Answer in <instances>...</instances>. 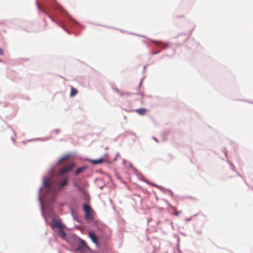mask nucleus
<instances>
[{
    "label": "nucleus",
    "mask_w": 253,
    "mask_h": 253,
    "mask_svg": "<svg viewBox=\"0 0 253 253\" xmlns=\"http://www.w3.org/2000/svg\"><path fill=\"white\" fill-rule=\"evenodd\" d=\"M83 208L85 218L89 220L94 219V212L91 208L85 204L83 206Z\"/></svg>",
    "instance_id": "f257e3e1"
},
{
    "label": "nucleus",
    "mask_w": 253,
    "mask_h": 253,
    "mask_svg": "<svg viewBox=\"0 0 253 253\" xmlns=\"http://www.w3.org/2000/svg\"><path fill=\"white\" fill-rule=\"evenodd\" d=\"M75 167V164L73 163L70 164L60 169L58 172L59 175H64L66 173L71 171Z\"/></svg>",
    "instance_id": "f03ea898"
},
{
    "label": "nucleus",
    "mask_w": 253,
    "mask_h": 253,
    "mask_svg": "<svg viewBox=\"0 0 253 253\" xmlns=\"http://www.w3.org/2000/svg\"><path fill=\"white\" fill-rule=\"evenodd\" d=\"M74 185L78 189L79 192H81L83 194H85L86 187L88 185L87 183H84L80 185L77 182H75L74 183Z\"/></svg>",
    "instance_id": "7ed1b4c3"
},
{
    "label": "nucleus",
    "mask_w": 253,
    "mask_h": 253,
    "mask_svg": "<svg viewBox=\"0 0 253 253\" xmlns=\"http://www.w3.org/2000/svg\"><path fill=\"white\" fill-rule=\"evenodd\" d=\"M80 243L78 244L77 250L81 252H84L89 249L85 241L82 239L80 240Z\"/></svg>",
    "instance_id": "20e7f679"
},
{
    "label": "nucleus",
    "mask_w": 253,
    "mask_h": 253,
    "mask_svg": "<svg viewBox=\"0 0 253 253\" xmlns=\"http://www.w3.org/2000/svg\"><path fill=\"white\" fill-rule=\"evenodd\" d=\"M68 178L64 177L63 178L60 182H59L57 185V189L60 190L62 189L68 183Z\"/></svg>",
    "instance_id": "39448f33"
},
{
    "label": "nucleus",
    "mask_w": 253,
    "mask_h": 253,
    "mask_svg": "<svg viewBox=\"0 0 253 253\" xmlns=\"http://www.w3.org/2000/svg\"><path fill=\"white\" fill-rule=\"evenodd\" d=\"M88 236L89 238L91 239L92 241L96 245H99V243L98 241V239L96 235L92 231H89L88 233Z\"/></svg>",
    "instance_id": "423d86ee"
},
{
    "label": "nucleus",
    "mask_w": 253,
    "mask_h": 253,
    "mask_svg": "<svg viewBox=\"0 0 253 253\" xmlns=\"http://www.w3.org/2000/svg\"><path fill=\"white\" fill-rule=\"evenodd\" d=\"M51 225L52 227L57 228L59 229L63 227L62 223L57 220H53L51 222Z\"/></svg>",
    "instance_id": "0eeeda50"
},
{
    "label": "nucleus",
    "mask_w": 253,
    "mask_h": 253,
    "mask_svg": "<svg viewBox=\"0 0 253 253\" xmlns=\"http://www.w3.org/2000/svg\"><path fill=\"white\" fill-rule=\"evenodd\" d=\"M43 184L45 187L48 189H50L52 187L50 178L45 179L43 181Z\"/></svg>",
    "instance_id": "6e6552de"
},
{
    "label": "nucleus",
    "mask_w": 253,
    "mask_h": 253,
    "mask_svg": "<svg viewBox=\"0 0 253 253\" xmlns=\"http://www.w3.org/2000/svg\"><path fill=\"white\" fill-rule=\"evenodd\" d=\"M135 111L139 115H143L146 112V109L145 108H139L135 110Z\"/></svg>",
    "instance_id": "1a4fd4ad"
},
{
    "label": "nucleus",
    "mask_w": 253,
    "mask_h": 253,
    "mask_svg": "<svg viewBox=\"0 0 253 253\" xmlns=\"http://www.w3.org/2000/svg\"><path fill=\"white\" fill-rule=\"evenodd\" d=\"M103 162H104V159L102 158L97 160H93L91 161L92 163L94 165L100 164H102Z\"/></svg>",
    "instance_id": "9d476101"
},
{
    "label": "nucleus",
    "mask_w": 253,
    "mask_h": 253,
    "mask_svg": "<svg viewBox=\"0 0 253 253\" xmlns=\"http://www.w3.org/2000/svg\"><path fill=\"white\" fill-rule=\"evenodd\" d=\"M78 93V90L74 88L73 86H71V92H70V96L73 97L75 96Z\"/></svg>",
    "instance_id": "9b49d317"
},
{
    "label": "nucleus",
    "mask_w": 253,
    "mask_h": 253,
    "mask_svg": "<svg viewBox=\"0 0 253 253\" xmlns=\"http://www.w3.org/2000/svg\"><path fill=\"white\" fill-rule=\"evenodd\" d=\"M86 169V167L85 166L77 169L75 171V174L76 175L79 174L81 172H82L83 170H84Z\"/></svg>",
    "instance_id": "f8f14e48"
},
{
    "label": "nucleus",
    "mask_w": 253,
    "mask_h": 253,
    "mask_svg": "<svg viewBox=\"0 0 253 253\" xmlns=\"http://www.w3.org/2000/svg\"><path fill=\"white\" fill-rule=\"evenodd\" d=\"M70 157V155H66L64 156H63L58 161L59 164H61L62 162H63L65 160H66L68 159Z\"/></svg>",
    "instance_id": "ddd939ff"
},
{
    "label": "nucleus",
    "mask_w": 253,
    "mask_h": 253,
    "mask_svg": "<svg viewBox=\"0 0 253 253\" xmlns=\"http://www.w3.org/2000/svg\"><path fill=\"white\" fill-rule=\"evenodd\" d=\"M59 233H60V236L61 237H62V238H64L65 237L66 233L63 231V228H61V229H59Z\"/></svg>",
    "instance_id": "4468645a"
},
{
    "label": "nucleus",
    "mask_w": 253,
    "mask_h": 253,
    "mask_svg": "<svg viewBox=\"0 0 253 253\" xmlns=\"http://www.w3.org/2000/svg\"><path fill=\"white\" fill-rule=\"evenodd\" d=\"M173 214L174 215H176V216H177L179 214V212L176 209H174V213H173Z\"/></svg>",
    "instance_id": "2eb2a0df"
},
{
    "label": "nucleus",
    "mask_w": 253,
    "mask_h": 253,
    "mask_svg": "<svg viewBox=\"0 0 253 253\" xmlns=\"http://www.w3.org/2000/svg\"><path fill=\"white\" fill-rule=\"evenodd\" d=\"M3 54V50L0 47V55H2Z\"/></svg>",
    "instance_id": "dca6fc26"
},
{
    "label": "nucleus",
    "mask_w": 253,
    "mask_h": 253,
    "mask_svg": "<svg viewBox=\"0 0 253 253\" xmlns=\"http://www.w3.org/2000/svg\"><path fill=\"white\" fill-rule=\"evenodd\" d=\"M61 27L63 29H64V26H63L61 25Z\"/></svg>",
    "instance_id": "f3484780"
}]
</instances>
